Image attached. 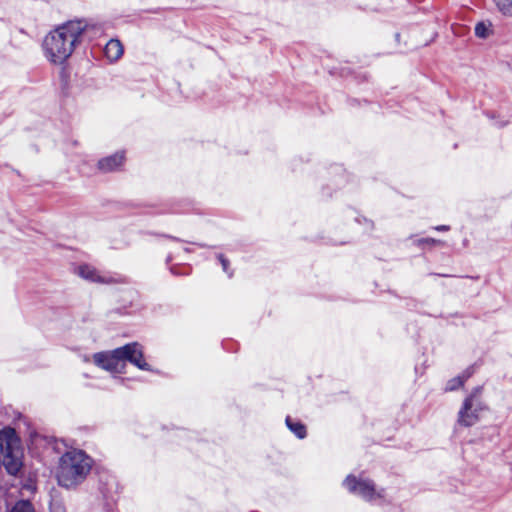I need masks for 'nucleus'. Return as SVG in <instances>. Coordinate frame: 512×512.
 <instances>
[{"instance_id":"f257e3e1","label":"nucleus","mask_w":512,"mask_h":512,"mask_svg":"<svg viewBox=\"0 0 512 512\" xmlns=\"http://www.w3.org/2000/svg\"><path fill=\"white\" fill-rule=\"evenodd\" d=\"M88 30L80 20L68 21L50 31L43 40L45 57L53 64H63L74 52Z\"/></svg>"},{"instance_id":"f03ea898","label":"nucleus","mask_w":512,"mask_h":512,"mask_svg":"<svg viewBox=\"0 0 512 512\" xmlns=\"http://www.w3.org/2000/svg\"><path fill=\"white\" fill-rule=\"evenodd\" d=\"M92 468V459L82 450L71 449L59 459L56 470L58 484L70 489L81 484Z\"/></svg>"},{"instance_id":"7ed1b4c3","label":"nucleus","mask_w":512,"mask_h":512,"mask_svg":"<svg viewBox=\"0 0 512 512\" xmlns=\"http://www.w3.org/2000/svg\"><path fill=\"white\" fill-rule=\"evenodd\" d=\"M96 366L112 373H122L125 361H129L141 370H150V365L143 358L140 344L133 342L112 351L98 352L93 355Z\"/></svg>"},{"instance_id":"20e7f679","label":"nucleus","mask_w":512,"mask_h":512,"mask_svg":"<svg viewBox=\"0 0 512 512\" xmlns=\"http://www.w3.org/2000/svg\"><path fill=\"white\" fill-rule=\"evenodd\" d=\"M0 451L5 469L9 474L16 475L22 466V449L14 429L5 428L0 431Z\"/></svg>"},{"instance_id":"39448f33","label":"nucleus","mask_w":512,"mask_h":512,"mask_svg":"<svg viewBox=\"0 0 512 512\" xmlns=\"http://www.w3.org/2000/svg\"><path fill=\"white\" fill-rule=\"evenodd\" d=\"M343 485L350 493L358 495L366 501L383 497V490H376L374 483L369 479L348 475Z\"/></svg>"},{"instance_id":"423d86ee","label":"nucleus","mask_w":512,"mask_h":512,"mask_svg":"<svg viewBox=\"0 0 512 512\" xmlns=\"http://www.w3.org/2000/svg\"><path fill=\"white\" fill-rule=\"evenodd\" d=\"M480 389L477 388L463 402V406L458 413V423L469 427L474 425L479 419V413L484 406L479 398Z\"/></svg>"},{"instance_id":"0eeeda50","label":"nucleus","mask_w":512,"mask_h":512,"mask_svg":"<svg viewBox=\"0 0 512 512\" xmlns=\"http://www.w3.org/2000/svg\"><path fill=\"white\" fill-rule=\"evenodd\" d=\"M74 272L84 280L96 283H111L113 278L101 274L95 267L89 264H82L75 268Z\"/></svg>"},{"instance_id":"6e6552de","label":"nucleus","mask_w":512,"mask_h":512,"mask_svg":"<svg viewBox=\"0 0 512 512\" xmlns=\"http://www.w3.org/2000/svg\"><path fill=\"white\" fill-rule=\"evenodd\" d=\"M124 154L117 152L111 156L105 157L98 162V168L103 172H112L122 166Z\"/></svg>"},{"instance_id":"1a4fd4ad","label":"nucleus","mask_w":512,"mask_h":512,"mask_svg":"<svg viewBox=\"0 0 512 512\" xmlns=\"http://www.w3.org/2000/svg\"><path fill=\"white\" fill-rule=\"evenodd\" d=\"M104 54L109 61H117L123 55V46L121 42L117 39H111L108 41L104 48Z\"/></svg>"},{"instance_id":"9d476101","label":"nucleus","mask_w":512,"mask_h":512,"mask_svg":"<svg viewBox=\"0 0 512 512\" xmlns=\"http://www.w3.org/2000/svg\"><path fill=\"white\" fill-rule=\"evenodd\" d=\"M471 369L466 370L461 375L450 379L445 387V391H454L463 386L464 382L472 375Z\"/></svg>"},{"instance_id":"9b49d317","label":"nucleus","mask_w":512,"mask_h":512,"mask_svg":"<svg viewBox=\"0 0 512 512\" xmlns=\"http://www.w3.org/2000/svg\"><path fill=\"white\" fill-rule=\"evenodd\" d=\"M286 425L298 438L303 439L306 436V428L302 423L294 422L290 417H287Z\"/></svg>"},{"instance_id":"f8f14e48","label":"nucleus","mask_w":512,"mask_h":512,"mask_svg":"<svg viewBox=\"0 0 512 512\" xmlns=\"http://www.w3.org/2000/svg\"><path fill=\"white\" fill-rule=\"evenodd\" d=\"M498 11L505 17H512V0H493Z\"/></svg>"},{"instance_id":"ddd939ff","label":"nucleus","mask_w":512,"mask_h":512,"mask_svg":"<svg viewBox=\"0 0 512 512\" xmlns=\"http://www.w3.org/2000/svg\"><path fill=\"white\" fill-rule=\"evenodd\" d=\"M8 512H35L34 506L28 500L17 501Z\"/></svg>"},{"instance_id":"4468645a","label":"nucleus","mask_w":512,"mask_h":512,"mask_svg":"<svg viewBox=\"0 0 512 512\" xmlns=\"http://www.w3.org/2000/svg\"><path fill=\"white\" fill-rule=\"evenodd\" d=\"M491 25L485 22H479L475 26V35L479 38H487L491 32Z\"/></svg>"},{"instance_id":"2eb2a0df","label":"nucleus","mask_w":512,"mask_h":512,"mask_svg":"<svg viewBox=\"0 0 512 512\" xmlns=\"http://www.w3.org/2000/svg\"><path fill=\"white\" fill-rule=\"evenodd\" d=\"M440 240H436L434 238H423L419 240V244H441Z\"/></svg>"},{"instance_id":"dca6fc26","label":"nucleus","mask_w":512,"mask_h":512,"mask_svg":"<svg viewBox=\"0 0 512 512\" xmlns=\"http://www.w3.org/2000/svg\"><path fill=\"white\" fill-rule=\"evenodd\" d=\"M219 260L221 262L224 272L228 273V266H229L228 260L225 259L223 255H219Z\"/></svg>"},{"instance_id":"f3484780","label":"nucleus","mask_w":512,"mask_h":512,"mask_svg":"<svg viewBox=\"0 0 512 512\" xmlns=\"http://www.w3.org/2000/svg\"><path fill=\"white\" fill-rule=\"evenodd\" d=\"M434 229L437 230V231H448L449 230V226H447V225H439V226L434 227Z\"/></svg>"},{"instance_id":"a211bd4d","label":"nucleus","mask_w":512,"mask_h":512,"mask_svg":"<svg viewBox=\"0 0 512 512\" xmlns=\"http://www.w3.org/2000/svg\"><path fill=\"white\" fill-rule=\"evenodd\" d=\"M506 124H507V122H503V123H499V125H498V126H499V127H503V126H505Z\"/></svg>"}]
</instances>
